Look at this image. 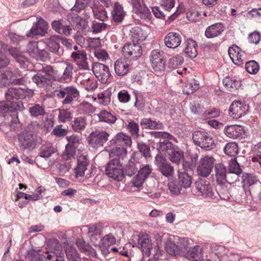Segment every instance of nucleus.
Instances as JSON below:
<instances>
[{"label":"nucleus","instance_id":"nucleus-30","mask_svg":"<svg viewBox=\"0 0 261 261\" xmlns=\"http://www.w3.org/2000/svg\"><path fill=\"white\" fill-rule=\"evenodd\" d=\"M88 165L89 162L86 156L82 154L79 156L77 166L75 168V174L76 178L84 176L85 172L87 169Z\"/></svg>","mask_w":261,"mask_h":261},{"label":"nucleus","instance_id":"nucleus-31","mask_svg":"<svg viewBox=\"0 0 261 261\" xmlns=\"http://www.w3.org/2000/svg\"><path fill=\"white\" fill-rule=\"evenodd\" d=\"M129 36L133 42L143 41L145 40L147 33L138 27L132 28L129 30Z\"/></svg>","mask_w":261,"mask_h":261},{"label":"nucleus","instance_id":"nucleus-15","mask_svg":"<svg viewBox=\"0 0 261 261\" xmlns=\"http://www.w3.org/2000/svg\"><path fill=\"white\" fill-rule=\"evenodd\" d=\"M228 55L232 62L238 65H242L245 59V53L238 46L233 45L228 48Z\"/></svg>","mask_w":261,"mask_h":261},{"label":"nucleus","instance_id":"nucleus-3","mask_svg":"<svg viewBox=\"0 0 261 261\" xmlns=\"http://www.w3.org/2000/svg\"><path fill=\"white\" fill-rule=\"evenodd\" d=\"M32 80L39 88L46 87L51 81H55L53 67L46 64L42 65V68L32 77Z\"/></svg>","mask_w":261,"mask_h":261},{"label":"nucleus","instance_id":"nucleus-54","mask_svg":"<svg viewBox=\"0 0 261 261\" xmlns=\"http://www.w3.org/2000/svg\"><path fill=\"white\" fill-rule=\"evenodd\" d=\"M29 112L32 117H37L45 114L44 108L39 104L32 105L29 109Z\"/></svg>","mask_w":261,"mask_h":261},{"label":"nucleus","instance_id":"nucleus-19","mask_svg":"<svg viewBox=\"0 0 261 261\" xmlns=\"http://www.w3.org/2000/svg\"><path fill=\"white\" fill-rule=\"evenodd\" d=\"M182 37L181 34L177 32L168 33L164 38V43L168 48H175L181 44Z\"/></svg>","mask_w":261,"mask_h":261},{"label":"nucleus","instance_id":"nucleus-28","mask_svg":"<svg viewBox=\"0 0 261 261\" xmlns=\"http://www.w3.org/2000/svg\"><path fill=\"white\" fill-rule=\"evenodd\" d=\"M215 177L218 184L222 185L226 183L227 168L221 163L216 164L214 168Z\"/></svg>","mask_w":261,"mask_h":261},{"label":"nucleus","instance_id":"nucleus-46","mask_svg":"<svg viewBox=\"0 0 261 261\" xmlns=\"http://www.w3.org/2000/svg\"><path fill=\"white\" fill-rule=\"evenodd\" d=\"M99 121L113 124L117 120L115 116L107 110H102L98 114Z\"/></svg>","mask_w":261,"mask_h":261},{"label":"nucleus","instance_id":"nucleus-21","mask_svg":"<svg viewBox=\"0 0 261 261\" xmlns=\"http://www.w3.org/2000/svg\"><path fill=\"white\" fill-rule=\"evenodd\" d=\"M64 66V69L61 75H57V71L54 70L55 81L66 83L71 79L73 74V65L69 62H65Z\"/></svg>","mask_w":261,"mask_h":261},{"label":"nucleus","instance_id":"nucleus-35","mask_svg":"<svg viewBox=\"0 0 261 261\" xmlns=\"http://www.w3.org/2000/svg\"><path fill=\"white\" fill-rule=\"evenodd\" d=\"M111 14L113 20L115 22L119 23L123 20L126 13L123 10L122 6L118 3H115L113 7Z\"/></svg>","mask_w":261,"mask_h":261},{"label":"nucleus","instance_id":"nucleus-49","mask_svg":"<svg viewBox=\"0 0 261 261\" xmlns=\"http://www.w3.org/2000/svg\"><path fill=\"white\" fill-rule=\"evenodd\" d=\"M179 183L182 188H188L191 186L192 184L191 176L186 172L178 173Z\"/></svg>","mask_w":261,"mask_h":261},{"label":"nucleus","instance_id":"nucleus-51","mask_svg":"<svg viewBox=\"0 0 261 261\" xmlns=\"http://www.w3.org/2000/svg\"><path fill=\"white\" fill-rule=\"evenodd\" d=\"M138 163L135 160V159L129 160L128 163L125 167L126 175L130 177L134 175L138 170Z\"/></svg>","mask_w":261,"mask_h":261},{"label":"nucleus","instance_id":"nucleus-7","mask_svg":"<svg viewBox=\"0 0 261 261\" xmlns=\"http://www.w3.org/2000/svg\"><path fill=\"white\" fill-rule=\"evenodd\" d=\"M122 53L124 58L128 61L136 60L142 54V47L139 42L129 43L124 45Z\"/></svg>","mask_w":261,"mask_h":261},{"label":"nucleus","instance_id":"nucleus-17","mask_svg":"<svg viewBox=\"0 0 261 261\" xmlns=\"http://www.w3.org/2000/svg\"><path fill=\"white\" fill-rule=\"evenodd\" d=\"M248 107L241 101H233L230 106L229 114L233 118L238 119L246 114Z\"/></svg>","mask_w":261,"mask_h":261},{"label":"nucleus","instance_id":"nucleus-27","mask_svg":"<svg viewBox=\"0 0 261 261\" xmlns=\"http://www.w3.org/2000/svg\"><path fill=\"white\" fill-rule=\"evenodd\" d=\"M224 133L230 138H240L244 133V129L242 126L239 125H228L225 127Z\"/></svg>","mask_w":261,"mask_h":261},{"label":"nucleus","instance_id":"nucleus-9","mask_svg":"<svg viewBox=\"0 0 261 261\" xmlns=\"http://www.w3.org/2000/svg\"><path fill=\"white\" fill-rule=\"evenodd\" d=\"M215 161L212 156L206 155L202 158L197 167L198 174L204 177H207L214 168Z\"/></svg>","mask_w":261,"mask_h":261},{"label":"nucleus","instance_id":"nucleus-14","mask_svg":"<svg viewBox=\"0 0 261 261\" xmlns=\"http://www.w3.org/2000/svg\"><path fill=\"white\" fill-rule=\"evenodd\" d=\"M242 178V187L245 191L246 188L251 187L248 190L250 194H251V192L252 193H255L257 187H261V182L254 174L245 173L243 174ZM245 192L246 193V191Z\"/></svg>","mask_w":261,"mask_h":261},{"label":"nucleus","instance_id":"nucleus-62","mask_svg":"<svg viewBox=\"0 0 261 261\" xmlns=\"http://www.w3.org/2000/svg\"><path fill=\"white\" fill-rule=\"evenodd\" d=\"M66 139L68 141L67 145L77 148L81 143V139L76 135L67 136Z\"/></svg>","mask_w":261,"mask_h":261},{"label":"nucleus","instance_id":"nucleus-57","mask_svg":"<svg viewBox=\"0 0 261 261\" xmlns=\"http://www.w3.org/2000/svg\"><path fill=\"white\" fill-rule=\"evenodd\" d=\"M199 88V82L193 79L190 83L187 84L183 89V92L188 95L191 94Z\"/></svg>","mask_w":261,"mask_h":261},{"label":"nucleus","instance_id":"nucleus-5","mask_svg":"<svg viewBox=\"0 0 261 261\" xmlns=\"http://www.w3.org/2000/svg\"><path fill=\"white\" fill-rule=\"evenodd\" d=\"M105 172L109 178L117 181H122L124 177L122 163L117 159H112L107 163Z\"/></svg>","mask_w":261,"mask_h":261},{"label":"nucleus","instance_id":"nucleus-59","mask_svg":"<svg viewBox=\"0 0 261 261\" xmlns=\"http://www.w3.org/2000/svg\"><path fill=\"white\" fill-rule=\"evenodd\" d=\"M168 189L173 195H178L180 193L182 188L180 184L176 181L170 180L168 184Z\"/></svg>","mask_w":261,"mask_h":261},{"label":"nucleus","instance_id":"nucleus-44","mask_svg":"<svg viewBox=\"0 0 261 261\" xmlns=\"http://www.w3.org/2000/svg\"><path fill=\"white\" fill-rule=\"evenodd\" d=\"M176 146L168 141H164L160 142L158 149L160 153L169 155Z\"/></svg>","mask_w":261,"mask_h":261},{"label":"nucleus","instance_id":"nucleus-16","mask_svg":"<svg viewBox=\"0 0 261 261\" xmlns=\"http://www.w3.org/2000/svg\"><path fill=\"white\" fill-rule=\"evenodd\" d=\"M19 147L25 149L33 147L35 145L33 134L32 132L25 131L18 136Z\"/></svg>","mask_w":261,"mask_h":261},{"label":"nucleus","instance_id":"nucleus-64","mask_svg":"<svg viewBox=\"0 0 261 261\" xmlns=\"http://www.w3.org/2000/svg\"><path fill=\"white\" fill-rule=\"evenodd\" d=\"M183 58L177 56L170 58L168 62V66L170 68H175L180 66L183 63Z\"/></svg>","mask_w":261,"mask_h":261},{"label":"nucleus","instance_id":"nucleus-29","mask_svg":"<svg viewBox=\"0 0 261 261\" xmlns=\"http://www.w3.org/2000/svg\"><path fill=\"white\" fill-rule=\"evenodd\" d=\"M196 187L201 195L205 197H211L213 195V191L208 181L200 180L196 182Z\"/></svg>","mask_w":261,"mask_h":261},{"label":"nucleus","instance_id":"nucleus-60","mask_svg":"<svg viewBox=\"0 0 261 261\" xmlns=\"http://www.w3.org/2000/svg\"><path fill=\"white\" fill-rule=\"evenodd\" d=\"M95 100H97L100 105L103 106H107L111 101V95L107 92H102L97 95V97L95 98Z\"/></svg>","mask_w":261,"mask_h":261},{"label":"nucleus","instance_id":"nucleus-53","mask_svg":"<svg viewBox=\"0 0 261 261\" xmlns=\"http://www.w3.org/2000/svg\"><path fill=\"white\" fill-rule=\"evenodd\" d=\"M58 110L59 111L58 119L59 122L65 123L71 120L72 113L69 109H59Z\"/></svg>","mask_w":261,"mask_h":261},{"label":"nucleus","instance_id":"nucleus-2","mask_svg":"<svg viewBox=\"0 0 261 261\" xmlns=\"http://www.w3.org/2000/svg\"><path fill=\"white\" fill-rule=\"evenodd\" d=\"M28 78L23 75L18 70L0 71V87H6L10 84L24 85L27 83Z\"/></svg>","mask_w":261,"mask_h":261},{"label":"nucleus","instance_id":"nucleus-22","mask_svg":"<svg viewBox=\"0 0 261 261\" xmlns=\"http://www.w3.org/2000/svg\"><path fill=\"white\" fill-rule=\"evenodd\" d=\"M47 23L42 18H39L27 36L28 37H34L35 35L43 36L47 33Z\"/></svg>","mask_w":261,"mask_h":261},{"label":"nucleus","instance_id":"nucleus-34","mask_svg":"<svg viewBox=\"0 0 261 261\" xmlns=\"http://www.w3.org/2000/svg\"><path fill=\"white\" fill-rule=\"evenodd\" d=\"M140 125L143 128L145 129H163L164 128V125L162 123L147 118H144L141 120Z\"/></svg>","mask_w":261,"mask_h":261},{"label":"nucleus","instance_id":"nucleus-18","mask_svg":"<svg viewBox=\"0 0 261 261\" xmlns=\"http://www.w3.org/2000/svg\"><path fill=\"white\" fill-rule=\"evenodd\" d=\"M129 61L125 58H121L116 60L114 65L116 74L119 76L126 75L130 70Z\"/></svg>","mask_w":261,"mask_h":261},{"label":"nucleus","instance_id":"nucleus-61","mask_svg":"<svg viewBox=\"0 0 261 261\" xmlns=\"http://www.w3.org/2000/svg\"><path fill=\"white\" fill-rule=\"evenodd\" d=\"M245 69L248 73L255 74L259 70V65L255 61H249L246 63Z\"/></svg>","mask_w":261,"mask_h":261},{"label":"nucleus","instance_id":"nucleus-42","mask_svg":"<svg viewBox=\"0 0 261 261\" xmlns=\"http://www.w3.org/2000/svg\"><path fill=\"white\" fill-rule=\"evenodd\" d=\"M165 248L170 255L177 256L180 254L183 247L175 244L171 240L167 239L165 242Z\"/></svg>","mask_w":261,"mask_h":261},{"label":"nucleus","instance_id":"nucleus-33","mask_svg":"<svg viewBox=\"0 0 261 261\" xmlns=\"http://www.w3.org/2000/svg\"><path fill=\"white\" fill-rule=\"evenodd\" d=\"M67 19L72 25L78 29H84L87 25L86 21L76 13H69L67 15Z\"/></svg>","mask_w":261,"mask_h":261},{"label":"nucleus","instance_id":"nucleus-58","mask_svg":"<svg viewBox=\"0 0 261 261\" xmlns=\"http://www.w3.org/2000/svg\"><path fill=\"white\" fill-rule=\"evenodd\" d=\"M77 109L81 113L86 114L92 113L94 111L93 106L87 101L80 103L77 106Z\"/></svg>","mask_w":261,"mask_h":261},{"label":"nucleus","instance_id":"nucleus-37","mask_svg":"<svg viewBox=\"0 0 261 261\" xmlns=\"http://www.w3.org/2000/svg\"><path fill=\"white\" fill-rule=\"evenodd\" d=\"M53 29L57 32L65 35H68L71 31V28L64 24L62 20H55L51 24Z\"/></svg>","mask_w":261,"mask_h":261},{"label":"nucleus","instance_id":"nucleus-25","mask_svg":"<svg viewBox=\"0 0 261 261\" xmlns=\"http://www.w3.org/2000/svg\"><path fill=\"white\" fill-rule=\"evenodd\" d=\"M71 58L80 69L89 70L86 51H81L79 54L71 53Z\"/></svg>","mask_w":261,"mask_h":261},{"label":"nucleus","instance_id":"nucleus-41","mask_svg":"<svg viewBox=\"0 0 261 261\" xmlns=\"http://www.w3.org/2000/svg\"><path fill=\"white\" fill-rule=\"evenodd\" d=\"M87 125L86 118L80 116L74 118L72 122L71 127L75 132L81 133L86 128Z\"/></svg>","mask_w":261,"mask_h":261},{"label":"nucleus","instance_id":"nucleus-50","mask_svg":"<svg viewBox=\"0 0 261 261\" xmlns=\"http://www.w3.org/2000/svg\"><path fill=\"white\" fill-rule=\"evenodd\" d=\"M65 251L68 261H81V258L74 247L68 246L66 248Z\"/></svg>","mask_w":261,"mask_h":261},{"label":"nucleus","instance_id":"nucleus-24","mask_svg":"<svg viewBox=\"0 0 261 261\" xmlns=\"http://www.w3.org/2000/svg\"><path fill=\"white\" fill-rule=\"evenodd\" d=\"M43 46V41L30 42L27 46L28 51L33 57H35L37 55L47 57L46 52L42 48Z\"/></svg>","mask_w":261,"mask_h":261},{"label":"nucleus","instance_id":"nucleus-48","mask_svg":"<svg viewBox=\"0 0 261 261\" xmlns=\"http://www.w3.org/2000/svg\"><path fill=\"white\" fill-rule=\"evenodd\" d=\"M223 84L230 90L238 89L241 85V82L235 77L227 76L223 80Z\"/></svg>","mask_w":261,"mask_h":261},{"label":"nucleus","instance_id":"nucleus-63","mask_svg":"<svg viewBox=\"0 0 261 261\" xmlns=\"http://www.w3.org/2000/svg\"><path fill=\"white\" fill-rule=\"evenodd\" d=\"M76 149V148L74 147L66 145L65 150L62 154L63 158L66 160H70L72 158H73L75 154Z\"/></svg>","mask_w":261,"mask_h":261},{"label":"nucleus","instance_id":"nucleus-11","mask_svg":"<svg viewBox=\"0 0 261 261\" xmlns=\"http://www.w3.org/2000/svg\"><path fill=\"white\" fill-rule=\"evenodd\" d=\"M109 135L105 131L95 130L92 132L88 138L89 144L93 148L103 146L108 140Z\"/></svg>","mask_w":261,"mask_h":261},{"label":"nucleus","instance_id":"nucleus-23","mask_svg":"<svg viewBox=\"0 0 261 261\" xmlns=\"http://www.w3.org/2000/svg\"><path fill=\"white\" fill-rule=\"evenodd\" d=\"M225 25L221 22H217L207 27L205 31V36L207 38L217 37L224 31Z\"/></svg>","mask_w":261,"mask_h":261},{"label":"nucleus","instance_id":"nucleus-26","mask_svg":"<svg viewBox=\"0 0 261 261\" xmlns=\"http://www.w3.org/2000/svg\"><path fill=\"white\" fill-rule=\"evenodd\" d=\"M86 227H88L87 236L92 241L97 240L102 235L103 226L101 223H96Z\"/></svg>","mask_w":261,"mask_h":261},{"label":"nucleus","instance_id":"nucleus-56","mask_svg":"<svg viewBox=\"0 0 261 261\" xmlns=\"http://www.w3.org/2000/svg\"><path fill=\"white\" fill-rule=\"evenodd\" d=\"M223 150L226 154L234 156L238 153V145L234 142L228 143L226 144Z\"/></svg>","mask_w":261,"mask_h":261},{"label":"nucleus","instance_id":"nucleus-36","mask_svg":"<svg viewBox=\"0 0 261 261\" xmlns=\"http://www.w3.org/2000/svg\"><path fill=\"white\" fill-rule=\"evenodd\" d=\"M76 245L81 252L89 256H95L96 251L89 244L82 239H78L76 241Z\"/></svg>","mask_w":261,"mask_h":261},{"label":"nucleus","instance_id":"nucleus-6","mask_svg":"<svg viewBox=\"0 0 261 261\" xmlns=\"http://www.w3.org/2000/svg\"><path fill=\"white\" fill-rule=\"evenodd\" d=\"M55 95L58 99H63L62 103L67 105L71 104L74 98L79 96L80 93L76 87L70 86L56 90Z\"/></svg>","mask_w":261,"mask_h":261},{"label":"nucleus","instance_id":"nucleus-20","mask_svg":"<svg viewBox=\"0 0 261 261\" xmlns=\"http://www.w3.org/2000/svg\"><path fill=\"white\" fill-rule=\"evenodd\" d=\"M139 247L144 254L150 255V250L152 248V244L148 234L145 233H140L138 237Z\"/></svg>","mask_w":261,"mask_h":261},{"label":"nucleus","instance_id":"nucleus-47","mask_svg":"<svg viewBox=\"0 0 261 261\" xmlns=\"http://www.w3.org/2000/svg\"><path fill=\"white\" fill-rule=\"evenodd\" d=\"M91 9L95 18L102 21H106L108 19L107 12L101 7H98L96 4H93Z\"/></svg>","mask_w":261,"mask_h":261},{"label":"nucleus","instance_id":"nucleus-45","mask_svg":"<svg viewBox=\"0 0 261 261\" xmlns=\"http://www.w3.org/2000/svg\"><path fill=\"white\" fill-rule=\"evenodd\" d=\"M127 150L124 147H116L112 148L109 153L110 158L123 160L126 156Z\"/></svg>","mask_w":261,"mask_h":261},{"label":"nucleus","instance_id":"nucleus-12","mask_svg":"<svg viewBox=\"0 0 261 261\" xmlns=\"http://www.w3.org/2000/svg\"><path fill=\"white\" fill-rule=\"evenodd\" d=\"M155 164L158 170L167 178H170L174 174V167L166 159L161 156L157 155L155 158Z\"/></svg>","mask_w":261,"mask_h":261},{"label":"nucleus","instance_id":"nucleus-13","mask_svg":"<svg viewBox=\"0 0 261 261\" xmlns=\"http://www.w3.org/2000/svg\"><path fill=\"white\" fill-rule=\"evenodd\" d=\"M92 69L95 77L103 84L107 83L111 75L109 67L102 63L94 62Z\"/></svg>","mask_w":261,"mask_h":261},{"label":"nucleus","instance_id":"nucleus-4","mask_svg":"<svg viewBox=\"0 0 261 261\" xmlns=\"http://www.w3.org/2000/svg\"><path fill=\"white\" fill-rule=\"evenodd\" d=\"M192 139L196 145L205 150H210L215 147L213 137L208 133L204 131L194 132L192 134Z\"/></svg>","mask_w":261,"mask_h":261},{"label":"nucleus","instance_id":"nucleus-8","mask_svg":"<svg viewBox=\"0 0 261 261\" xmlns=\"http://www.w3.org/2000/svg\"><path fill=\"white\" fill-rule=\"evenodd\" d=\"M164 58L163 53L160 50H153L151 53L150 62L153 69L157 75L162 74L165 70V61Z\"/></svg>","mask_w":261,"mask_h":261},{"label":"nucleus","instance_id":"nucleus-38","mask_svg":"<svg viewBox=\"0 0 261 261\" xmlns=\"http://www.w3.org/2000/svg\"><path fill=\"white\" fill-rule=\"evenodd\" d=\"M80 84L83 86L87 91H92L97 87V83L94 80H91L89 75L80 77L79 80Z\"/></svg>","mask_w":261,"mask_h":261},{"label":"nucleus","instance_id":"nucleus-55","mask_svg":"<svg viewBox=\"0 0 261 261\" xmlns=\"http://www.w3.org/2000/svg\"><path fill=\"white\" fill-rule=\"evenodd\" d=\"M126 128L133 138L135 139L138 138L139 136V126L137 122L133 120L128 121Z\"/></svg>","mask_w":261,"mask_h":261},{"label":"nucleus","instance_id":"nucleus-39","mask_svg":"<svg viewBox=\"0 0 261 261\" xmlns=\"http://www.w3.org/2000/svg\"><path fill=\"white\" fill-rule=\"evenodd\" d=\"M53 253V254H49L48 251H46L45 254H47L46 257L43 254L36 253L28 254L26 257L27 261H45V259L50 260L54 259L56 256Z\"/></svg>","mask_w":261,"mask_h":261},{"label":"nucleus","instance_id":"nucleus-10","mask_svg":"<svg viewBox=\"0 0 261 261\" xmlns=\"http://www.w3.org/2000/svg\"><path fill=\"white\" fill-rule=\"evenodd\" d=\"M64 44L67 42L66 39H61L58 36L53 35L49 38L44 39L43 41V45H45L46 47L53 53L59 56H61L63 54V49L60 47V42Z\"/></svg>","mask_w":261,"mask_h":261},{"label":"nucleus","instance_id":"nucleus-52","mask_svg":"<svg viewBox=\"0 0 261 261\" xmlns=\"http://www.w3.org/2000/svg\"><path fill=\"white\" fill-rule=\"evenodd\" d=\"M169 160L173 163L178 164L181 160L184 158V153L182 151L176 146L169 155Z\"/></svg>","mask_w":261,"mask_h":261},{"label":"nucleus","instance_id":"nucleus-32","mask_svg":"<svg viewBox=\"0 0 261 261\" xmlns=\"http://www.w3.org/2000/svg\"><path fill=\"white\" fill-rule=\"evenodd\" d=\"M111 144L117 145L126 146L130 147L132 142L130 136L123 133H119L111 140Z\"/></svg>","mask_w":261,"mask_h":261},{"label":"nucleus","instance_id":"nucleus-40","mask_svg":"<svg viewBox=\"0 0 261 261\" xmlns=\"http://www.w3.org/2000/svg\"><path fill=\"white\" fill-rule=\"evenodd\" d=\"M196 42L191 39H188L185 42V53L191 58H195L197 55Z\"/></svg>","mask_w":261,"mask_h":261},{"label":"nucleus","instance_id":"nucleus-43","mask_svg":"<svg viewBox=\"0 0 261 261\" xmlns=\"http://www.w3.org/2000/svg\"><path fill=\"white\" fill-rule=\"evenodd\" d=\"M187 257L191 261L202 260L203 256L200 246L197 245L190 250L188 252Z\"/></svg>","mask_w":261,"mask_h":261},{"label":"nucleus","instance_id":"nucleus-1","mask_svg":"<svg viewBox=\"0 0 261 261\" xmlns=\"http://www.w3.org/2000/svg\"><path fill=\"white\" fill-rule=\"evenodd\" d=\"M21 88L11 87L7 88L5 92L6 102H0V113L23 111L24 109L23 103L15 101L21 99Z\"/></svg>","mask_w":261,"mask_h":261}]
</instances>
